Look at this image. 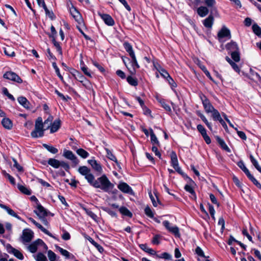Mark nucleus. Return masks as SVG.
I'll list each match as a JSON object with an SVG mask.
<instances>
[{
	"mask_svg": "<svg viewBox=\"0 0 261 261\" xmlns=\"http://www.w3.org/2000/svg\"><path fill=\"white\" fill-rule=\"evenodd\" d=\"M78 172L84 176L91 186L95 188H99L105 192L109 193L114 188V184L109 180L105 174L95 179L94 176L91 172V170L87 166H80L78 169Z\"/></svg>",
	"mask_w": 261,
	"mask_h": 261,
	"instance_id": "obj_1",
	"label": "nucleus"
},
{
	"mask_svg": "<svg viewBox=\"0 0 261 261\" xmlns=\"http://www.w3.org/2000/svg\"><path fill=\"white\" fill-rule=\"evenodd\" d=\"M43 125L42 119L41 117H39L36 120L35 124V129L31 133V136L32 138H37L42 137L44 135V132L46 130L43 128Z\"/></svg>",
	"mask_w": 261,
	"mask_h": 261,
	"instance_id": "obj_2",
	"label": "nucleus"
},
{
	"mask_svg": "<svg viewBox=\"0 0 261 261\" xmlns=\"http://www.w3.org/2000/svg\"><path fill=\"white\" fill-rule=\"evenodd\" d=\"M63 156L66 159L70 160L72 163V166L75 167L79 163V160L74 154L70 150L66 149L64 150Z\"/></svg>",
	"mask_w": 261,
	"mask_h": 261,
	"instance_id": "obj_3",
	"label": "nucleus"
},
{
	"mask_svg": "<svg viewBox=\"0 0 261 261\" xmlns=\"http://www.w3.org/2000/svg\"><path fill=\"white\" fill-rule=\"evenodd\" d=\"M34 237V232L30 229L26 228L23 230L21 237V241L23 243L30 242Z\"/></svg>",
	"mask_w": 261,
	"mask_h": 261,
	"instance_id": "obj_4",
	"label": "nucleus"
},
{
	"mask_svg": "<svg viewBox=\"0 0 261 261\" xmlns=\"http://www.w3.org/2000/svg\"><path fill=\"white\" fill-rule=\"evenodd\" d=\"M199 96L202 101V103L205 112L207 113H210L215 109L214 107L212 106L210 100L204 95L201 94Z\"/></svg>",
	"mask_w": 261,
	"mask_h": 261,
	"instance_id": "obj_5",
	"label": "nucleus"
},
{
	"mask_svg": "<svg viewBox=\"0 0 261 261\" xmlns=\"http://www.w3.org/2000/svg\"><path fill=\"white\" fill-rule=\"evenodd\" d=\"M171 164L174 169L180 174L184 175V172L179 167L178 162L176 153L172 151L170 154Z\"/></svg>",
	"mask_w": 261,
	"mask_h": 261,
	"instance_id": "obj_6",
	"label": "nucleus"
},
{
	"mask_svg": "<svg viewBox=\"0 0 261 261\" xmlns=\"http://www.w3.org/2000/svg\"><path fill=\"white\" fill-rule=\"evenodd\" d=\"M132 60L129 61L127 69L132 75H134L136 73V69L140 68L137 59L135 56L130 57Z\"/></svg>",
	"mask_w": 261,
	"mask_h": 261,
	"instance_id": "obj_7",
	"label": "nucleus"
},
{
	"mask_svg": "<svg viewBox=\"0 0 261 261\" xmlns=\"http://www.w3.org/2000/svg\"><path fill=\"white\" fill-rule=\"evenodd\" d=\"M163 224L170 232L173 234L175 237L178 238L180 237L179 228L177 226H171L170 222L167 220L164 221Z\"/></svg>",
	"mask_w": 261,
	"mask_h": 261,
	"instance_id": "obj_8",
	"label": "nucleus"
},
{
	"mask_svg": "<svg viewBox=\"0 0 261 261\" xmlns=\"http://www.w3.org/2000/svg\"><path fill=\"white\" fill-rule=\"evenodd\" d=\"M217 37L220 42L223 41V39L224 38L230 39L231 34L230 31L226 27L223 26L218 33Z\"/></svg>",
	"mask_w": 261,
	"mask_h": 261,
	"instance_id": "obj_9",
	"label": "nucleus"
},
{
	"mask_svg": "<svg viewBox=\"0 0 261 261\" xmlns=\"http://www.w3.org/2000/svg\"><path fill=\"white\" fill-rule=\"evenodd\" d=\"M4 78L17 82L22 83V79L15 72L12 71L6 72L3 75Z\"/></svg>",
	"mask_w": 261,
	"mask_h": 261,
	"instance_id": "obj_10",
	"label": "nucleus"
},
{
	"mask_svg": "<svg viewBox=\"0 0 261 261\" xmlns=\"http://www.w3.org/2000/svg\"><path fill=\"white\" fill-rule=\"evenodd\" d=\"M6 248L9 253L13 254L16 257L20 260L23 259V254L19 250L13 248L10 244H7Z\"/></svg>",
	"mask_w": 261,
	"mask_h": 261,
	"instance_id": "obj_11",
	"label": "nucleus"
},
{
	"mask_svg": "<svg viewBox=\"0 0 261 261\" xmlns=\"http://www.w3.org/2000/svg\"><path fill=\"white\" fill-rule=\"evenodd\" d=\"M197 128L198 132L201 134L206 143L207 144H210L211 143V140L207 135L206 130L203 126L201 124H198L197 126Z\"/></svg>",
	"mask_w": 261,
	"mask_h": 261,
	"instance_id": "obj_12",
	"label": "nucleus"
},
{
	"mask_svg": "<svg viewBox=\"0 0 261 261\" xmlns=\"http://www.w3.org/2000/svg\"><path fill=\"white\" fill-rule=\"evenodd\" d=\"M118 188L123 193L129 194L131 195L134 194V192L132 188L125 182H120L118 185Z\"/></svg>",
	"mask_w": 261,
	"mask_h": 261,
	"instance_id": "obj_13",
	"label": "nucleus"
},
{
	"mask_svg": "<svg viewBox=\"0 0 261 261\" xmlns=\"http://www.w3.org/2000/svg\"><path fill=\"white\" fill-rule=\"evenodd\" d=\"M99 16L104 21L105 23L109 26H113L114 23V20L112 17L109 14H102L101 13H98Z\"/></svg>",
	"mask_w": 261,
	"mask_h": 261,
	"instance_id": "obj_14",
	"label": "nucleus"
},
{
	"mask_svg": "<svg viewBox=\"0 0 261 261\" xmlns=\"http://www.w3.org/2000/svg\"><path fill=\"white\" fill-rule=\"evenodd\" d=\"M34 213L41 219L44 218L47 216L46 210L40 204L38 203L37 210L34 211Z\"/></svg>",
	"mask_w": 261,
	"mask_h": 261,
	"instance_id": "obj_15",
	"label": "nucleus"
},
{
	"mask_svg": "<svg viewBox=\"0 0 261 261\" xmlns=\"http://www.w3.org/2000/svg\"><path fill=\"white\" fill-rule=\"evenodd\" d=\"M70 12L75 20L79 23H81L83 21V19L80 12L74 7L72 6L70 9Z\"/></svg>",
	"mask_w": 261,
	"mask_h": 261,
	"instance_id": "obj_16",
	"label": "nucleus"
},
{
	"mask_svg": "<svg viewBox=\"0 0 261 261\" xmlns=\"http://www.w3.org/2000/svg\"><path fill=\"white\" fill-rule=\"evenodd\" d=\"M88 162L95 171L99 173H102V169L101 166L95 160H89Z\"/></svg>",
	"mask_w": 261,
	"mask_h": 261,
	"instance_id": "obj_17",
	"label": "nucleus"
},
{
	"mask_svg": "<svg viewBox=\"0 0 261 261\" xmlns=\"http://www.w3.org/2000/svg\"><path fill=\"white\" fill-rule=\"evenodd\" d=\"M28 219L30 222L33 223L37 227L39 228L44 233L46 234L47 235L50 237L53 236L52 234L48 230L44 228L40 224L37 222L33 218L30 217L28 218Z\"/></svg>",
	"mask_w": 261,
	"mask_h": 261,
	"instance_id": "obj_18",
	"label": "nucleus"
},
{
	"mask_svg": "<svg viewBox=\"0 0 261 261\" xmlns=\"http://www.w3.org/2000/svg\"><path fill=\"white\" fill-rule=\"evenodd\" d=\"M0 207L6 210L9 215L17 218L18 220H21V218L13 210L10 208L9 207L3 204H0Z\"/></svg>",
	"mask_w": 261,
	"mask_h": 261,
	"instance_id": "obj_19",
	"label": "nucleus"
},
{
	"mask_svg": "<svg viewBox=\"0 0 261 261\" xmlns=\"http://www.w3.org/2000/svg\"><path fill=\"white\" fill-rule=\"evenodd\" d=\"M61 125V121L60 119H56L54 121L53 123H52L50 125V132L51 133H54L56 132L60 127Z\"/></svg>",
	"mask_w": 261,
	"mask_h": 261,
	"instance_id": "obj_20",
	"label": "nucleus"
},
{
	"mask_svg": "<svg viewBox=\"0 0 261 261\" xmlns=\"http://www.w3.org/2000/svg\"><path fill=\"white\" fill-rule=\"evenodd\" d=\"M214 18L212 15H210L207 18L203 21L204 26L207 28H212L214 23Z\"/></svg>",
	"mask_w": 261,
	"mask_h": 261,
	"instance_id": "obj_21",
	"label": "nucleus"
},
{
	"mask_svg": "<svg viewBox=\"0 0 261 261\" xmlns=\"http://www.w3.org/2000/svg\"><path fill=\"white\" fill-rule=\"evenodd\" d=\"M105 150L107 152V157L110 160L114 161L119 168H121L119 163L118 162L116 156L112 153L111 151L108 148H105Z\"/></svg>",
	"mask_w": 261,
	"mask_h": 261,
	"instance_id": "obj_22",
	"label": "nucleus"
},
{
	"mask_svg": "<svg viewBox=\"0 0 261 261\" xmlns=\"http://www.w3.org/2000/svg\"><path fill=\"white\" fill-rule=\"evenodd\" d=\"M17 100L18 102L20 103V105L23 106L24 108L27 109H30V102L25 97H18L17 98Z\"/></svg>",
	"mask_w": 261,
	"mask_h": 261,
	"instance_id": "obj_23",
	"label": "nucleus"
},
{
	"mask_svg": "<svg viewBox=\"0 0 261 261\" xmlns=\"http://www.w3.org/2000/svg\"><path fill=\"white\" fill-rule=\"evenodd\" d=\"M208 9L206 7L200 6L197 9V12L201 17H205L208 13Z\"/></svg>",
	"mask_w": 261,
	"mask_h": 261,
	"instance_id": "obj_24",
	"label": "nucleus"
},
{
	"mask_svg": "<svg viewBox=\"0 0 261 261\" xmlns=\"http://www.w3.org/2000/svg\"><path fill=\"white\" fill-rule=\"evenodd\" d=\"M226 48L227 50H229L230 53L233 52V51L239 50V47L236 42L231 41L230 43H227L226 45Z\"/></svg>",
	"mask_w": 261,
	"mask_h": 261,
	"instance_id": "obj_25",
	"label": "nucleus"
},
{
	"mask_svg": "<svg viewBox=\"0 0 261 261\" xmlns=\"http://www.w3.org/2000/svg\"><path fill=\"white\" fill-rule=\"evenodd\" d=\"M3 50L5 54L9 57H13L15 56V53L11 46H7L3 47Z\"/></svg>",
	"mask_w": 261,
	"mask_h": 261,
	"instance_id": "obj_26",
	"label": "nucleus"
},
{
	"mask_svg": "<svg viewBox=\"0 0 261 261\" xmlns=\"http://www.w3.org/2000/svg\"><path fill=\"white\" fill-rule=\"evenodd\" d=\"M123 46H124L125 50L128 53L130 57H133V56H135V53L133 49V47L129 43L125 42L123 43Z\"/></svg>",
	"mask_w": 261,
	"mask_h": 261,
	"instance_id": "obj_27",
	"label": "nucleus"
},
{
	"mask_svg": "<svg viewBox=\"0 0 261 261\" xmlns=\"http://www.w3.org/2000/svg\"><path fill=\"white\" fill-rule=\"evenodd\" d=\"M71 74L76 80L81 83L84 82L85 80V77L80 72L76 70H73V71L71 72Z\"/></svg>",
	"mask_w": 261,
	"mask_h": 261,
	"instance_id": "obj_28",
	"label": "nucleus"
},
{
	"mask_svg": "<svg viewBox=\"0 0 261 261\" xmlns=\"http://www.w3.org/2000/svg\"><path fill=\"white\" fill-rule=\"evenodd\" d=\"M216 140L221 148L227 152H230V149L225 143L224 141L219 137H216Z\"/></svg>",
	"mask_w": 261,
	"mask_h": 261,
	"instance_id": "obj_29",
	"label": "nucleus"
},
{
	"mask_svg": "<svg viewBox=\"0 0 261 261\" xmlns=\"http://www.w3.org/2000/svg\"><path fill=\"white\" fill-rule=\"evenodd\" d=\"M3 126L6 129H10L12 127V122L8 118H4L2 121Z\"/></svg>",
	"mask_w": 261,
	"mask_h": 261,
	"instance_id": "obj_30",
	"label": "nucleus"
},
{
	"mask_svg": "<svg viewBox=\"0 0 261 261\" xmlns=\"http://www.w3.org/2000/svg\"><path fill=\"white\" fill-rule=\"evenodd\" d=\"M58 250L61 253V254L65 256L67 258H74V256L71 254H70L67 250L63 249L60 247H58Z\"/></svg>",
	"mask_w": 261,
	"mask_h": 261,
	"instance_id": "obj_31",
	"label": "nucleus"
},
{
	"mask_svg": "<svg viewBox=\"0 0 261 261\" xmlns=\"http://www.w3.org/2000/svg\"><path fill=\"white\" fill-rule=\"evenodd\" d=\"M60 161L55 159H49L47 163L48 165L51 166L54 168H58L60 167Z\"/></svg>",
	"mask_w": 261,
	"mask_h": 261,
	"instance_id": "obj_32",
	"label": "nucleus"
},
{
	"mask_svg": "<svg viewBox=\"0 0 261 261\" xmlns=\"http://www.w3.org/2000/svg\"><path fill=\"white\" fill-rule=\"evenodd\" d=\"M49 37L52 38L53 43L54 46H55L57 51L59 53V54L60 55H62V48H61L59 43L56 41L55 36L49 35Z\"/></svg>",
	"mask_w": 261,
	"mask_h": 261,
	"instance_id": "obj_33",
	"label": "nucleus"
},
{
	"mask_svg": "<svg viewBox=\"0 0 261 261\" xmlns=\"http://www.w3.org/2000/svg\"><path fill=\"white\" fill-rule=\"evenodd\" d=\"M150 139L151 142L153 144H155L158 146L160 145L159 141H158L155 135L154 134L153 130L152 129H150Z\"/></svg>",
	"mask_w": 261,
	"mask_h": 261,
	"instance_id": "obj_34",
	"label": "nucleus"
},
{
	"mask_svg": "<svg viewBox=\"0 0 261 261\" xmlns=\"http://www.w3.org/2000/svg\"><path fill=\"white\" fill-rule=\"evenodd\" d=\"M120 213L123 215L131 218L133 216L132 213L125 207L122 206L119 208Z\"/></svg>",
	"mask_w": 261,
	"mask_h": 261,
	"instance_id": "obj_35",
	"label": "nucleus"
},
{
	"mask_svg": "<svg viewBox=\"0 0 261 261\" xmlns=\"http://www.w3.org/2000/svg\"><path fill=\"white\" fill-rule=\"evenodd\" d=\"M76 152L79 155L84 159L87 158L89 155V153L82 148L77 149Z\"/></svg>",
	"mask_w": 261,
	"mask_h": 261,
	"instance_id": "obj_36",
	"label": "nucleus"
},
{
	"mask_svg": "<svg viewBox=\"0 0 261 261\" xmlns=\"http://www.w3.org/2000/svg\"><path fill=\"white\" fill-rule=\"evenodd\" d=\"M198 115L200 117L201 120L205 123L207 127L210 129H212V126L211 124L207 121L204 115L200 112H197Z\"/></svg>",
	"mask_w": 261,
	"mask_h": 261,
	"instance_id": "obj_37",
	"label": "nucleus"
},
{
	"mask_svg": "<svg viewBox=\"0 0 261 261\" xmlns=\"http://www.w3.org/2000/svg\"><path fill=\"white\" fill-rule=\"evenodd\" d=\"M211 113H212V117L214 120L219 121L220 119L222 118L219 112L217 110L215 109Z\"/></svg>",
	"mask_w": 261,
	"mask_h": 261,
	"instance_id": "obj_38",
	"label": "nucleus"
},
{
	"mask_svg": "<svg viewBox=\"0 0 261 261\" xmlns=\"http://www.w3.org/2000/svg\"><path fill=\"white\" fill-rule=\"evenodd\" d=\"M17 187L19 190L21 191L22 193L28 195L31 194V190L28 189L26 187L23 186L22 185H18Z\"/></svg>",
	"mask_w": 261,
	"mask_h": 261,
	"instance_id": "obj_39",
	"label": "nucleus"
},
{
	"mask_svg": "<svg viewBox=\"0 0 261 261\" xmlns=\"http://www.w3.org/2000/svg\"><path fill=\"white\" fill-rule=\"evenodd\" d=\"M43 146L48 151L53 154H56L58 152V149L53 146L49 145L46 144H43Z\"/></svg>",
	"mask_w": 261,
	"mask_h": 261,
	"instance_id": "obj_40",
	"label": "nucleus"
},
{
	"mask_svg": "<svg viewBox=\"0 0 261 261\" xmlns=\"http://www.w3.org/2000/svg\"><path fill=\"white\" fill-rule=\"evenodd\" d=\"M250 159L255 168L261 173V167L258 165V162L254 159L252 155H250Z\"/></svg>",
	"mask_w": 261,
	"mask_h": 261,
	"instance_id": "obj_41",
	"label": "nucleus"
},
{
	"mask_svg": "<svg viewBox=\"0 0 261 261\" xmlns=\"http://www.w3.org/2000/svg\"><path fill=\"white\" fill-rule=\"evenodd\" d=\"M53 117L51 115H49L48 118L44 121L43 123L44 126L46 127V129H47L49 128L50 125L52 124V122L53 120Z\"/></svg>",
	"mask_w": 261,
	"mask_h": 261,
	"instance_id": "obj_42",
	"label": "nucleus"
},
{
	"mask_svg": "<svg viewBox=\"0 0 261 261\" xmlns=\"http://www.w3.org/2000/svg\"><path fill=\"white\" fill-rule=\"evenodd\" d=\"M156 257L160 258H164L166 260H171L172 259V255L167 252H164L160 255L157 254Z\"/></svg>",
	"mask_w": 261,
	"mask_h": 261,
	"instance_id": "obj_43",
	"label": "nucleus"
},
{
	"mask_svg": "<svg viewBox=\"0 0 261 261\" xmlns=\"http://www.w3.org/2000/svg\"><path fill=\"white\" fill-rule=\"evenodd\" d=\"M159 102H160L162 107L164 108L166 111L168 112H171V109L170 107L166 102L164 99H160L159 100Z\"/></svg>",
	"mask_w": 261,
	"mask_h": 261,
	"instance_id": "obj_44",
	"label": "nucleus"
},
{
	"mask_svg": "<svg viewBox=\"0 0 261 261\" xmlns=\"http://www.w3.org/2000/svg\"><path fill=\"white\" fill-rule=\"evenodd\" d=\"M127 82L132 86H136L138 85V83L136 78L133 77L132 76H128L127 77Z\"/></svg>",
	"mask_w": 261,
	"mask_h": 261,
	"instance_id": "obj_45",
	"label": "nucleus"
},
{
	"mask_svg": "<svg viewBox=\"0 0 261 261\" xmlns=\"http://www.w3.org/2000/svg\"><path fill=\"white\" fill-rule=\"evenodd\" d=\"M238 166L243 171V172L246 174L247 176H248L251 173H250L249 170L246 168L244 163L242 161L239 162L238 163Z\"/></svg>",
	"mask_w": 261,
	"mask_h": 261,
	"instance_id": "obj_46",
	"label": "nucleus"
},
{
	"mask_svg": "<svg viewBox=\"0 0 261 261\" xmlns=\"http://www.w3.org/2000/svg\"><path fill=\"white\" fill-rule=\"evenodd\" d=\"M84 209L89 216H90L95 221H97V216L96 214L88 208H84Z\"/></svg>",
	"mask_w": 261,
	"mask_h": 261,
	"instance_id": "obj_47",
	"label": "nucleus"
},
{
	"mask_svg": "<svg viewBox=\"0 0 261 261\" xmlns=\"http://www.w3.org/2000/svg\"><path fill=\"white\" fill-rule=\"evenodd\" d=\"M252 30L254 33L258 36L261 35V28L256 23L253 24Z\"/></svg>",
	"mask_w": 261,
	"mask_h": 261,
	"instance_id": "obj_48",
	"label": "nucleus"
},
{
	"mask_svg": "<svg viewBox=\"0 0 261 261\" xmlns=\"http://www.w3.org/2000/svg\"><path fill=\"white\" fill-rule=\"evenodd\" d=\"M184 189L186 191L190 193L194 197V198L195 199L196 198L195 192L190 185H186Z\"/></svg>",
	"mask_w": 261,
	"mask_h": 261,
	"instance_id": "obj_49",
	"label": "nucleus"
},
{
	"mask_svg": "<svg viewBox=\"0 0 261 261\" xmlns=\"http://www.w3.org/2000/svg\"><path fill=\"white\" fill-rule=\"evenodd\" d=\"M231 56L232 59L235 62H239L240 60V57L239 50L233 51V52L231 53Z\"/></svg>",
	"mask_w": 261,
	"mask_h": 261,
	"instance_id": "obj_50",
	"label": "nucleus"
},
{
	"mask_svg": "<svg viewBox=\"0 0 261 261\" xmlns=\"http://www.w3.org/2000/svg\"><path fill=\"white\" fill-rule=\"evenodd\" d=\"M249 179L258 188L261 189V184L250 174L247 176Z\"/></svg>",
	"mask_w": 261,
	"mask_h": 261,
	"instance_id": "obj_51",
	"label": "nucleus"
},
{
	"mask_svg": "<svg viewBox=\"0 0 261 261\" xmlns=\"http://www.w3.org/2000/svg\"><path fill=\"white\" fill-rule=\"evenodd\" d=\"M48 257L50 261H56V254L51 250H48L47 252Z\"/></svg>",
	"mask_w": 261,
	"mask_h": 261,
	"instance_id": "obj_52",
	"label": "nucleus"
},
{
	"mask_svg": "<svg viewBox=\"0 0 261 261\" xmlns=\"http://www.w3.org/2000/svg\"><path fill=\"white\" fill-rule=\"evenodd\" d=\"M205 4L209 8H213L216 4L215 0H204Z\"/></svg>",
	"mask_w": 261,
	"mask_h": 261,
	"instance_id": "obj_53",
	"label": "nucleus"
},
{
	"mask_svg": "<svg viewBox=\"0 0 261 261\" xmlns=\"http://www.w3.org/2000/svg\"><path fill=\"white\" fill-rule=\"evenodd\" d=\"M53 66L54 68L55 69L56 73H57V74L58 76V77L61 80H63V77L62 76V75L60 74L59 68L58 67L56 63L55 62H53Z\"/></svg>",
	"mask_w": 261,
	"mask_h": 261,
	"instance_id": "obj_54",
	"label": "nucleus"
},
{
	"mask_svg": "<svg viewBox=\"0 0 261 261\" xmlns=\"http://www.w3.org/2000/svg\"><path fill=\"white\" fill-rule=\"evenodd\" d=\"M28 249L31 252L35 253L37 250V246L33 242L29 246Z\"/></svg>",
	"mask_w": 261,
	"mask_h": 261,
	"instance_id": "obj_55",
	"label": "nucleus"
},
{
	"mask_svg": "<svg viewBox=\"0 0 261 261\" xmlns=\"http://www.w3.org/2000/svg\"><path fill=\"white\" fill-rule=\"evenodd\" d=\"M149 197H150V198L152 201V204L154 206L156 207L158 206V203L159 202V201L158 199V197L156 196H155V198H156L157 199V201H156L155 199V197L152 195V194L151 193H149Z\"/></svg>",
	"mask_w": 261,
	"mask_h": 261,
	"instance_id": "obj_56",
	"label": "nucleus"
},
{
	"mask_svg": "<svg viewBox=\"0 0 261 261\" xmlns=\"http://www.w3.org/2000/svg\"><path fill=\"white\" fill-rule=\"evenodd\" d=\"M37 261H46V256L42 253H39L37 255Z\"/></svg>",
	"mask_w": 261,
	"mask_h": 261,
	"instance_id": "obj_57",
	"label": "nucleus"
},
{
	"mask_svg": "<svg viewBox=\"0 0 261 261\" xmlns=\"http://www.w3.org/2000/svg\"><path fill=\"white\" fill-rule=\"evenodd\" d=\"M195 252L199 256L206 257L204 255L203 250L199 247H197V248L195 249Z\"/></svg>",
	"mask_w": 261,
	"mask_h": 261,
	"instance_id": "obj_58",
	"label": "nucleus"
},
{
	"mask_svg": "<svg viewBox=\"0 0 261 261\" xmlns=\"http://www.w3.org/2000/svg\"><path fill=\"white\" fill-rule=\"evenodd\" d=\"M38 181L43 187L47 188L51 187V185L48 182L44 181L42 179L38 178Z\"/></svg>",
	"mask_w": 261,
	"mask_h": 261,
	"instance_id": "obj_59",
	"label": "nucleus"
},
{
	"mask_svg": "<svg viewBox=\"0 0 261 261\" xmlns=\"http://www.w3.org/2000/svg\"><path fill=\"white\" fill-rule=\"evenodd\" d=\"M167 81L168 82L169 84L170 85V86L173 87H176V84L174 81V80L172 79V78L169 75L168 77H167L166 79Z\"/></svg>",
	"mask_w": 261,
	"mask_h": 261,
	"instance_id": "obj_60",
	"label": "nucleus"
},
{
	"mask_svg": "<svg viewBox=\"0 0 261 261\" xmlns=\"http://www.w3.org/2000/svg\"><path fill=\"white\" fill-rule=\"evenodd\" d=\"M13 161L14 162V167H15L18 171H22L23 170V168L17 163L16 160L13 159Z\"/></svg>",
	"mask_w": 261,
	"mask_h": 261,
	"instance_id": "obj_61",
	"label": "nucleus"
},
{
	"mask_svg": "<svg viewBox=\"0 0 261 261\" xmlns=\"http://www.w3.org/2000/svg\"><path fill=\"white\" fill-rule=\"evenodd\" d=\"M162 76L164 78L166 79L170 75L168 72L165 69H160V71L159 72Z\"/></svg>",
	"mask_w": 261,
	"mask_h": 261,
	"instance_id": "obj_62",
	"label": "nucleus"
},
{
	"mask_svg": "<svg viewBox=\"0 0 261 261\" xmlns=\"http://www.w3.org/2000/svg\"><path fill=\"white\" fill-rule=\"evenodd\" d=\"M145 214L150 218H152L153 217V214L152 212V211L149 207H146L145 208Z\"/></svg>",
	"mask_w": 261,
	"mask_h": 261,
	"instance_id": "obj_63",
	"label": "nucleus"
},
{
	"mask_svg": "<svg viewBox=\"0 0 261 261\" xmlns=\"http://www.w3.org/2000/svg\"><path fill=\"white\" fill-rule=\"evenodd\" d=\"M60 167H62L66 171H68L70 168V167H69V165H68V164L64 161H60Z\"/></svg>",
	"mask_w": 261,
	"mask_h": 261,
	"instance_id": "obj_64",
	"label": "nucleus"
}]
</instances>
